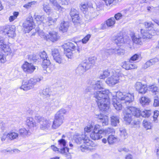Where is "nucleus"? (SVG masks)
Returning a JSON list of instances; mask_svg holds the SVG:
<instances>
[{"instance_id": "nucleus-4", "label": "nucleus", "mask_w": 159, "mask_h": 159, "mask_svg": "<svg viewBox=\"0 0 159 159\" xmlns=\"http://www.w3.org/2000/svg\"><path fill=\"white\" fill-rule=\"evenodd\" d=\"M74 138L75 142L77 144L85 143L88 146H91L92 147H95V144L91 140L87 134H79L76 133L74 135Z\"/></svg>"}, {"instance_id": "nucleus-31", "label": "nucleus", "mask_w": 159, "mask_h": 159, "mask_svg": "<svg viewBox=\"0 0 159 159\" xmlns=\"http://www.w3.org/2000/svg\"><path fill=\"white\" fill-rule=\"evenodd\" d=\"M84 144L79 148V150H80L82 152H87L91 150L92 148L90 147H92V146L87 145L85 143Z\"/></svg>"}, {"instance_id": "nucleus-45", "label": "nucleus", "mask_w": 159, "mask_h": 159, "mask_svg": "<svg viewBox=\"0 0 159 159\" xmlns=\"http://www.w3.org/2000/svg\"><path fill=\"white\" fill-rule=\"evenodd\" d=\"M2 49L5 53H7V55L11 54V50L8 45H5V46H4L3 48H2Z\"/></svg>"}, {"instance_id": "nucleus-8", "label": "nucleus", "mask_w": 159, "mask_h": 159, "mask_svg": "<svg viewBox=\"0 0 159 159\" xmlns=\"http://www.w3.org/2000/svg\"><path fill=\"white\" fill-rule=\"evenodd\" d=\"M129 111H130L133 113L135 116L137 117L141 116L143 117H148L150 116L151 111L149 110H146L141 111L134 107H131L129 109Z\"/></svg>"}, {"instance_id": "nucleus-1", "label": "nucleus", "mask_w": 159, "mask_h": 159, "mask_svg": "<svg viewBox=\"0 0 159 159\" xmlns=\"http://www.w3.org/2000/svg\"><path fill=\"white\" fill-rule=\"evenodd\" d=\"M93 84V88L96 90L101 89V91L95 92L93 93L94 97L96 98V102L100 110L102 111H107L109 109L110 104L109 98L108 95L109 93L108 90L102 88L101 81H97Z\"/></svg>"}, {"instance_id": "nucleus-42", "label": "nucleus", "mask_w": 159, "mask_h": 159, "mask_svg": "<svg viewBox=\"0 0 159 159\" xmlns=\"http://www.w3.org/2000/svg\"><path fill=\"white\" fill-rule=\"evenodd\" d=\"M35 19L37 21L38 23H40L41 22H43V19L44 18V16L40 15H34V16Z\"/></svg>"}, {"instance_id": "nucleus-18", "label": "nucleus", "mask_w": 159, "mask_h": 159, "mask_svg": "<svg viewBox=\"0 0 159 159\" xmlns=\"http://www.w3.org/2000/svg\"><path fill=\"white\" fill-rule=\"evenodd\" d=\"M52 55L54 60L57 63L60 64L62 62V58L58 50L56 48L52 50Z\"/></svg>"}, {"instance_id": "nucleus-27", "label": "nucleus", "mask_w": 159, "mask_h": 159, "mask_svg": "<svg viewBox=\"0 0 159 159\" xmlns=\"http://www.w3.org/2000/svg\"><path fill=\"white\" fill-rule=\"evenodd\" d=\"M158 61V59L157 58H154L150 59L147 61L144 65L143 68L145 69H147L150 67L152 65L154 64L156 62Z\"/></svg>"}, {"instance_id": "nucleus-29", "label": "nucleus", "mask_w": 159, "mask_h": 159, "mask_svg": "<svg viewBox=\"0 0 159 159\" xmlns=\"http://www.w3.org/2000/svg\"><path fill=\"white\" fill-rule=\"evenodd\" d=\"M117 140V136L112 134L108 136L107 138V142L110 145L113 144Z\"/></svg>"}, {"instance_id": "nucleus-6", "label": "nucleus", "mask_w": 159, "mask_h": 159, "mask_svg": "<svg viewBox=\"0 0 159 159\" xmlns=\"http://www.w3.org/2000/svg\"><path fill=\"white\" fill-rule=\"evenodd\" d=\"M42 80H43V77H34L27 81H24L20 88L24 91H27L33 88L35 85L37 83H39Z\"/></svg>"}, {"instance_id": "nucleus-44", "label": "nucleus", "mask_w": 159, "mask_h": 159, "mask_svg": "<svg viewBox=\"0 0 159 159\" xmlns=\"http://www.w3.org/2000/svg\"><path fill=\"white\" fill-rule=\"evenodd\" d=\"M110 74V72L108 70H105L103 71L102 73L100 74L99 76V78L101 79H104L106 77L108 76Z\"/></svg>"}, {"instance_id": "nucleus-36", "label": "nucleus", "mask_w": 159, "mask_h": 159, "mask_svg": "<svg viewBox=\"0 0 159 159\" xmlns=\"http://www.w3.org/2000/svg\"><path fill=\"white\" fill-rule=\"evenodd\" d=\"M115 20L114 17H111L108 19L106 21V23L108 27H112L115 23Z\"/></svg>"}, {"instance_id": "nucleus-33", "label": "nucleus", "mask_w": 159, "mask_h": 159, "mask_svg": "<svg viewBox=\"0 0 159 159\" xmlns=\"http://www.w3.org/2000/svg\"><path fill=\"white\" fill-rule=\"evenodd\" d=\"M114 42L117 44H121V43H123L124 42L123 36L120 35L115 36L114 38Z\"/></svg>"}, {"instance_id": "nucleus-25", "label": "nucleus", "mask_w": 159, "mask_h": 159, "mask_svg": "<svg viewBox=\"0 0 159 159\" xmlns=\"http://www.w3.org/2000/svg\"><path fill=\"white\" fill-rule=\"evenodd\" d=\"M69 26V22L63 21L60 24L59 29L63 32H66L67 31Z\"/></svg>"}, {"instance_id": "nucleus-43", "label": "nucleus", "mask_w": 159, "mask_h": 159, "mask_svg": "<svg viewBox=\"0 0 159 159\" xmlns=\"http://www.w3.org/2000/svg\"><path fill=\"white\" fill-rule=\"evenodd\" d=\"M120 135L122 138L125 139L127 136V134L125 129L120 128Z\"/></svg>"}, {"instance_id": "nucleus-51", "label": "nucleus", "mask_w": 159, "mask_h": 159, "mask_svg": "<svg viewBox=\"0 0 159 159\" xmlns=\"http://www.w3.org/2000/svg\"><path fill=\"white\" fill-rule=\"evenodd\" d=\"M19 15L18 12H14L13 13V15L11 16L9 18V20L10 22H12L15 20Z\"/></svg>"}, {"instance_id": "nucleus-19", "label": "nucleus", "mask_w": 159, "mask_h": 159, "mask_svg": "<svg viewBox=\"0 0 159 159\" xmlns=\"http://www.w3.org/2000/svg\"><path fill=\"white\" fill-rule=\"evenodd\" d=\"M50 61L49 60H45L42 63V66L43 68L44 73H50L52 70L51 67Z\"/></svg>"}, {"instance_id": "nucleus-37", "label": "nucleus", "mask_w": 159, "mask_h": 159, "mask_svg": "<svg viewBox=\"0 0 159 159\" xmlns=\"http://www.w3.org/2000/svg\"><path fill=\"white\" fill-rule=\"evenodd\" d=\"M112 49L114 50L113 54L115 53L118 55H123L125 53V50L123 49H117L116 48L115 49Z\"/></svg>"}, {"instance_id": "nucleus-40", "label": "nucleus", "mask_w": 159, "mask_h": 159, "mask_svg": "<svg viewBox=\"0 0 159 159\" xmlns=\"http://www.w3.org/2000/svg\"><path fill=\"white\" fill-rule=\"evenodd\" d=\"M93 125L92 124H88L84 128V134H86V133H88L90 132L93 129Z\"/></svg>"}, {"instance_id": "nucleus-3", "label": "nucleus", "mask_w": 159, "mask_h": 159, "mask_svg": "<svg viewBox=\"0 0 159 159\" xmlns=\"http://www.w3.org/2000/svg\"><path fill=\"white\" fill-rule=\"evenodd\" d=\"M94 58V57L89 58L88 61L79 65L75 70L76 74L82 75L87 70L89 69L95 63V61Z\"/></svg>"}, {"instance_id": "nucleus-38", "label": "nucleus", "mask_w": 159, "mask_h": 159, "mask_svg": "<svg viewBox=\"0 0 159 159\" xmlns=\"http://www.w3.org/2000/svg\"><path fill=\"white\" fill-rule=\"evenodd\" d=\"M150 101V99L147 97H142L141 98L140 102L142 105H144L148 104Z\"/></svg>"}, {"instance_id": "nucleus-2", "label": "nucleus", "mask_w": 159, "mask_h": 159, "mask_svg": "<svg viewBox=\"0 0 159 159\" xmlns=\"http://www.w3.org/2000/svg\"><path fill=\"white\" fill-rule=\"evenodd\" d=\"M134 99L133 95L130 93L117 92L115 96H113L112 104L115 109L118 111L121 109L123 105L125 104L126 105L129 104Z\"/></svg>"}, {"instance_id": "nucleus-49", "label": "nucleus", "mask_w": 159, "mask_h": 159, "mask_svg": "<svg viewBox=\"0 0 159 159\" xmlns=\"http://www.w3.org/2000/svg\"><path fill=\"white\" fill-rule=\"evenodd\" d=\"M79 15V14L76 15L74 16L71 17L72 21L74 23H80V18Z\"/></svg>"}, {"instance_id": "nucleus-21", "label": "nucleus", "mask_w": 159, "mask_h": 159, "mask_svg": "<svg viewBox=\"0 0 159 159\" xmlns=\"http://www.w3.org/2000/svg\"><path fill=\"white\" fill-rule=\"evenodd\" d=\"M51 125V121L46 119L41 123L40 128L41 130L47 131L49 129Z\"/></svg>"}, {"instance_id": "nucleus-61", "label": "nucleus", "mask_w": 159, "mask_h": 159, "mask_svg": "<svg viewBox=\"0 0 159 159\" xmlns=\"http://www.w3.org/2000/svg\"><path fill=\"white\" fill-rule=\"evenodd\" d=\"M122 16L121 13H117L115 15V19H116V20H119L121 18Z\"/></svg>"}, {"instance_id": "nucleus-24", "label": "nucleus", "mask_w": 159, "mask_h": 159, "mask_svg": "<svg viewBox=\"0 0 159 159\" xmlns=\"http://www.w3.org/2000/svg\"><path fill=\"white\" fill-rule=\"evenodd\" d=\"M141 33L142 35L141 38L143 39L151 38L152 35L150 33V31H145L144 30L141 29L140 30Z\"/></svg>"}, {"instance_id": "nucleus-64", "label": "nucleus", "mask_w": 159, "mask_h": 159, "mask_svg": "<svg viewBox=\"0 0 159 159\" xmlns=\"http://www.w3.org/2000/svg\"><path fill=\"white\" fill-rule=\"evenodd\" d=\"M153 105L155 107L159 106V99H154Z\"/></svg>"}, {"instance_id": "nucleus-54", "label": "nucleus", "mask_w": 159, "mask_h": 159, "mask_svg": "<svg viewBox=\"0 0 159 159\" xmlns=\"http://www.w3.org/2000/svg\"><path fill=\"white\" fill-rule=\"evenodd\" d=\"M78 14H79V13L77 10L74 8H71L70 13V15L71 17Z\"/></svg>"}, {"instance_id": "nucleus-57", "label": "nucleus", "mask_w": 159, "mask_h": 159, "mask_svg": "<svg viewBox=\"0 0 159 159\" xmlns=\"http://www.w3.org/2000/svg\"><path fill=\"white\" fill-rule=\"evenodd\" d=\"M89 7L87 3H82L81 7H80V9L81 11H86L88 9V8Z\"/></svg>"}, {"instance_id": "nucleus-30", "label": "nucleus", "mask_w": 159, "mask_h": 159, "mask_svg": "<svg viewBox=\"0 0 159 159\" xmlns=\"http://www.w3.org/2000/svg\"><path fill=\"white\" fill-rule=\"evenodd\" d=\"M19 133L20 136L23 137H25L30 134V131L27 130L25 128L21 129H19Z\"/></svg>"}, {"instance_id": "nucleus-53", "label": "nucleus", "mask_w": 159, "mask_h": 159, "mask_svg": "<svg viewBox=\"0 0 159 159\" xmlns=\"http://www.w3.org/2000/svg\"><path fill=\"white\" fill-rule=\"evenodd\" d=\"M50 2L54 6H55L56 8L59 9L60 6L56 0H49Z\"/></svg>"}, {"instance_id": "nucleus-9", "label": "nucleus", "mask_w": 159, "mask_h": 159, "mask_svg": "<svg viewBox=\"0 0 159 159\" xmlns=\"http://www.w3.org/2000/svg\"><path fill=\"white\" fill-rule=\"evenodd\" d=\"M57 89L54 90V93H53L51 89L48 88L43 89L42 92L41 94L45 96L46 98L49 97L51 95L53 96L58 95L61 93V86H58L57 87H55Z\"/></svg>"}, {"instance_id": "nucleus-62", "label": "nucleus", "mask_w": 159, "mask_h": 159, "mask_svg": "<svg viewBox=\"0 0 159 159\" xmlns=\"http://www.w3.org/2000/svg\"><path fill=\"white\" fill-rule=\"evenodd\" d=\"M35 2H36L35 1H32L30 2H29L27 4L25 5L24 6V7L26 8H28L30 7H31L33 4H34L35 3Z\"/></svg>"}, {"instance_id": "nucleus-59", "label": "nucleus", "mask_w": 159, "mask_h": 159, "mask_svg": "<svg viewBox=\"0 0 159 159\" xmlns=\"http://www.w3.org/2000/svg\"><path fill=\"white\" fill-rule=\"evenodd\" d=\"M91 36L90 34H88L85 37H84L82 40L83 43H86L89 40Z\"/></svg>"}, {"instance_id": "nucleus-39", "label": "nucleus", "mask_w": 159, "mask_h": 159, "mask_svg": "<svg viewBox=\"0 0 159 159\" xmlns=\"http://www.w3.org/2000/svg\"><path fill=\"white\" fill-rule=\"evenodd\" d=\"M39 55L43 60V62L45 60H49L47 54L45 51H43L39 53Z\"/></svg>"}, {"instance_id": "nucleus-15", "label": "nucleus", "mask_w": 159, "mask_h": 159, "mask_svg": "<svg viewBox=\"0 0 159 159\" xmlns=\"http://www.w3.org/2000/svg\"><path fill=\"white\" fill-rule=\"evenodd\" d=\"M21 67L24 71L28 74L33 73L35 69V67L32 64L27 62H25Z\"/></svg>"}, {"instance_id": "nucleus-47", "label": "nucleus", "mask_w": 159, "mask_h": 159, "mask_svg": "<svg viewBox=\"0 0 159 159\" xmlns=\"http://www.w3.org/2000/svg\"><path fill=\"white\" fill-rule=\"evenodd\" d=\"M130 63H132V61H124L123 63L122 67L125 69L126 70H129V67L130 66Z\"/></svg>"}, {"instance_id": "nucleus-32", "label": "nucleus", "mask_w": 159, "mask_h": 159, "mask_svg": "<svg viewBox=\"0 0 159 159\" xmlns=\"http://www.w3.org/2000/svg\"><path fill=\"white\" fill-rule=\"evenodd\" d=\"M26 123L29 127H33L35 125L36 123L34 120L31 117H28L27 118Z\"/></svg>"}, {"instance_id": "nucleus-7", "label": "nucleus", "mask_w": 159, "mask_h": 159, "mask_svg": "<svg viewBox=\"0 0 159 159\" xmlns=\"http://www.w3.org/2000/svg\"><path fill=\"white\" fill-rule=\"evenodd\" d=\"M64 49V52L66 56L68 58H71L72 56V50H75L76 47L71 42L64 43L62 46Z\"/></svg>"}, {"instance_id": "nucleus-13", "label": "nucleus", "mask_w": 159, "mask_h": 159, "mask_svg": "<svg viewBox=\"0 0 159 159\" xmlns=\"http://www.w3.org/2000/svg\"><path fill=\"white\" fill-rule=\"evenodd\" d=\"M14 25H6L3 27V32L6 33L9 37L12 38L15 36Z\"/></svg>"}, {"instance_id": "nucleus-63", "label": "nucleus", "mask_w": 159, "mask_h": 159, "mask_svg": "<svg viewBox=\"0 0 159 159\" xmlns=\"http://www.w3.org/2000/svg\"><path fill=\"white\" fill-rule=\"evenodd\" d=\"M159 115V111H155L154 112V114L153 117L154 120H156L157 118Z\"/></svg>"}, {"instance_id": "nucleus-14", "label": "nucleus", "mask_w": 159, "mask_h": 159, "mask_svg": "<svg viewBox=\"0 0 159 159\" xmlns=\"http://www.w3.org/2000/svg\"><path fill=\"white\" fill-rule=\"evenodd\" d=\"M136 90L141 94L145 93L147 90L148 88L146 84H143L139 82H137L135 85Z\"/></svg>"}, {"instance_id": "nucleus-50", "label": "nucleus", "mask_w": 159, "mask_h": 159, "mask_svg": "<svg viewBox=\"0 0 159 159\" xmlns=\"http://www.w3.org/2000/svg\"><path fill=\"white\" fill-rule=\"evenodd\" d=\"M103 130L104 131L103 133H104L106 134H109L111 133H113L115 132V130L111 128L108 127L105 130L103 129Z\"/></svg>"}, {"instance_id": "nucleus-22", "label": "nucleus", "mask_w": 159, "mask_h": 159, "mask_svg": "<svg viewBox=\"0 0 159 159\" xmlns=\"http://www.w3.org/2000/svg\"><path fill=\"white\" fill-rule=\"evenodd\" d=\"M114 51V50L111 48L102 51V57L103 59H106L109 55L112 54Z\"/></svg>"}, {"instance_id": "nucleus-58", "label": "nucleus", "mask_w": 159, "mask_h": 159, "mask_svg": "<svg viewBox=\"0 0 159 159\" xmlns=\"http://www.w3.org/2000/svg\"><path fill=\"white\" fill-rule=\"evenodd\" d=\"M48 20L47 23H48V25L50 26V25H52V23H54L57 20L56 19H53L51 17H48Z\"/></svg>"}, {"instance_id": "nucleus-26", "label": "nucleus", "mask_w": 159, "mask_h": 159, "mask_svg": "<svg viewBox=\"0 0 159 159\" xmlns=\"http://www.w3.org/2000/svg\"><path fill=\"white\" fill-rule=\"evenodd\" d=\"M103 135V134H101L99 133L93 131L90 134V136L92 139L98 140L102 138Z\"/></svg>"}, {"instance_id": "nucleus-5", "label": "nucleus", "mask_w": 159, "mask_h": 159, "mask_svg": "<svg viewBox=\"0 0 159 159\" xmlns=\"http://www.w3.org/2000/svg\"><path fill=\"white\" fill-rule=\"evenodd\" d=\"M66 112V110L61 108L57 112L52 126L53 129H57L62 124L64 120V116Z\"/></svg>"}, {"instance_id": "nucleus-41", "label": "nucleus", "mask_w": 159, "mask_h": 159, "mask_svg": "<svg viewBox=\"0 0 159 159\" xmlns=\"http://www.w3.org/2000/svg\"><path fill=\"white\" fill-rule=\"evenodd\" d=\"M93 131L99 133L101 134H103V129H101V126L99 125L96 124L93 126Z\"/></svg>"}, {"instance_id": "nucleus-48", "label": "nucleus", "mask_w": 159, "mask_h": 159, "mask_svg": "<svg viewBox=\"0 0 159 159\" xmlns=\"http://www.w3.org/2000/svg\"><path fill=\"white\" fill-rule=\"evenodd\" d=\"M143 125L146 129H150L151 127V123L146 120H144L143 121Z\"/></svg>"}, {"instance_id": "nucleus-10", "label": "nucleus", "mask_w": 159, "mask_h": 159, "mask_svg": "<svg viewBox=\"0 0 159 159\" xmlns=\"http://www.w3.org/2000/svg\"><path fill=\"white\" fill-rule=\"evenodd\" d=\"M23 26L25 33H29L30 31L34 28V26L33 17L29 16L23 23Z\"/></svg>"}, {"instance_id": "nucleus-17", "label": "nucleus", "mask_w": 159, "mask_h": 159, "mask_svg": "<svg viewBox=\"0 0 159 159\" xmlns=\"http://www.w3.org/2000/svg\"><path fill=\"white\" fill-rule=\"evenodd\" d=\"M131 107H127L126 112L124 114V119L126 121L127 123L129 124L131 122L133 119V117L135 116L134 114L131 111H129V108Z\"/></svg>"}, {"instance_id": "nucleus-16", "label": "nucleus", "mask_w": 159, "mask_h": 159, "mask_svg": "<svg viewBox=\"0 0 159 159\" xmlns=\"http://www.w3.org/2000/svg\"><path fill=\"white\" fill-rule=\"evenodd\" d=\"M95 118L97 119L98 121L101 122L103 125H106L108 124V117L102 114L96 115Z\"/></svg>"}, {"instance_id": "nucleus-11", "label": "nucleus", "mask_w": 159, "mask_h": 159, "mask_svg": "<svg viewBox=\"0 0 159 159\" xmlns=\"http://www.w3.org/2000/svg\"><path fill=\"white\" fill-rule=\"evenodd\" d=\"M120 77L119 73L114 74L111 77L108 78L106 81V83L110 86L113 87L120 82Z\"/></svg>"}, {"instance_id": "nucleus-52", "label": "nucleus", "mask_w": 159, "mask_h": 159, "mask_svg": "<svg viewBox=\"0 0 159 159\" xmlns=\"http://www.w3.org/2000/svg\"><path fill=\"white\" fill-rule=\"evenodd\" d=\"M149 88L150 89L152 93H155V94L156 93V92H158V88L154 85H152L150 86Z\"/></svg>"}, {"instance_id": "nucleus-23", "label": "nucleus", "mask_w": 159, "mask_h": 159, "mask_svg": "<svg viewBox=\"0 0 159 159\" xmlns=\"http://www.w3.org/2000/svg\"><path fill=\"white\" fill-rule=\"evenodd\" d=\"M132 40L134 43L137 44H141L142 42L141 40V37L135 34H133L131 36Z\"/></svg>"}, {"instance_id": "nucleus-12", "label": "nucleus", "mask_w": 159, "mask_h": 159, "mask_svg": "<svg viewBox=\"0 0 159 159\" xmlns=\"http://www.w3.org/2000/svg\"><path fill=\"white\" fill-rule=\"evenodd\" d=\"M58 147L60 148V153L64 155H67L69 149L66 147V140L63 139H61L58 141Z\"/></svg>"}, {"instance_id": "nucleus-55", "label": "nucleus", "mask_w": 159, "mask_h": 159, "mask_svg": "<svg viewBox=\"0 0 159 159\" xmlns=\"http://www.w3.org/2000/svg\"><path fill=\"white\" fill-rule=\"evenodd\" d=\"M139 56L137 54H135L132 56L129 59V61H134L138 60L139 59Z\"/></svg>"}, {"instance_id": "nucleus-56", "label": "nucleus", "mask_w": 159, "mask_h": 159, "mask_svg": "<svg viewBox=\"0 0 159 159\" xmlns=\"http://www.w3.org/2000/svg\"><path fill=\"white\" fill-rule=\"evenodd\" d=\"M20 152V151L18 150L17 149H15L13 150H4L2 151V152H10L11 153H18L19 152Z\"/></svg>"}, {"instance_id": "nucleus-60", "label": "nucleus", "mask_w": 159, "mask_h": 159, "mask_svg": "<svg viewBox=\"0 0 159 159\" xmlns=\"http://www.w3.org/2000/svg\"><path fill=\"white\" fill-rule=\"evenodd\" d=\"M5 44L4 43V39L3 38H0V48H3L4 46H5Z\"/></svg>"}, {"instance_id": "nucleus-20", "label": "nucleus", "mask_w": 159, "mask_h": 159, "mask_svg": "<svg viewBox=\"0 0 159 159\" xmlns=\"http://www.w3.org/2000/svg\"><path fill=\"white\" fill-rule=\"evenodd\" d=\"M45 36L47 39H50L53 42L56 41L59 38L57 33L53 31L49 32L48 34L46 35Z\"/></svg>"}, {"instance_id": "nucleus-46", "label": "nucleus", "mask_w": 159, "mask_h": 159, "mask_svg": "<svg viewBox=\"0 0 159 159\" xmlns=\"http://www.w3.org/2000/svg\"><path fill=\"white\" fill-rule=\"evenodd\" d=\"M35 119L40 124L42 123L46 119L40 116L36 115L35 116Z\"/></svg>"}, {"instance_id": "nucleus-34", "label": "nucleus", "mask_w": 159, "mask_h": 159, "mask_svg": "<svg viewBox=\"0 0 159 159\" xmlns=\"http://www.w3.org/2000/svg\"><path fill=\"white\" fill-rule=\"evenodd\" d=\"M19 136V135L18 133L13 132L8 133L7 137L8 138V139L11 140L15 139H17Z\"/></svg>"}, {"instance_id": "nucleus-28", "label": "nucleus", "mask_w": 159, "mask_h": 159, "mask_svg": "<svg viewBox=\"0 0 159 159\" xmlns=\"http://www.w3.org/2000/svg\"><path fill=\"white\" fill-rule=\"evenodd\" d=\"M111 124L112 126H116L119 122V117L117 116L113 115L111 117Z\"/></svg>"}, {"instance_id": "nucleus-35", "label": "nucleus", "mask_w": 159, "mask_h": 159, "mask_svg": "<svg viewBox=\"0 0 159 159\" xmlns=\"http://www.w3.org/2000/svg\"><path fill=\"white\" fill-rule=\"evenodd\" d=\"M51 102H52V104L53 103L54 106L56 107H58L61 102V99L59 98H52Z\"/></svg>"}]
</instances>
